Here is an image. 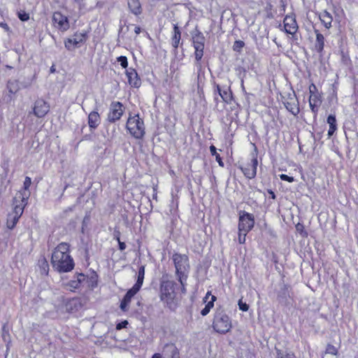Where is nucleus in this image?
Wrapping results in <instances>:
<instances>
[{"label":"nucleus","mask_w":358,"mask_h":358,"mask_svg":"<svg viewBox=\"0 0 358 358\" xmlns=\"http://www.w3.org/2000/svg\"><path fill=\"white\" fill-rule=\"evenodd\" d=\"M51 264L55 270L59 273L69 272L74 268L73 258L69 254V245L59 243L53 250Z\"/></svg>","instance_id":"1"},{"label":"nucleus","mask_w":358,"mask_h":358,"mask_svg":"<svg viewBox=\"0 0 358 358\" xmlns=\"http://www.w3.org/2000/svg\"><path fill=\"white\" fill-rule=\"evenodd\" d=\"M172 259L178 280L182 286V291L185 292V282L187 279V273L189 269V258L186 255L175 253L173 255Z\"/></svg>","instance_id":"2"},{"label":"nucleus","mask_w":358,"mask_h":358,"mask_svg":"<svg viewBox=\"0 0 358 358\" xmlns=\"http://www.w3.org/2000/svg\"><path fill=\"white\" fill-rule=\"evenodd\" d=\"M176 284L170 280L164 281L160 287V299L167 307L171 309H175L176 306L175 286Z\"/></svg>","instance_id":"3"},{"label":"nucleus","mask_w":358,"mask_h":358,"mask_svg":"<svg viewBox=\"0 0 358 358\" xmlns=\"http://www.w3.org/2000/svg\"><path fill=\"white\" fill-rule=\"evenodd\" d=\"M213 327L217 333L224 334L231 329V320L223 310H217L214 315Z\"/></svg>","instance_id":"4"},{"label":"nucleus","mask_w":358,"mask_h":358,"mask_svg":"<svg viewBox=\"0 0 358 358\" xmlns=\"http://www.w3.org/2000/svg\"><path fill=\"white\" fill-rule=\"evenodd\" d=\"M127 129L135 138L141 139L145 134L143 120L138 115L129 116L127 122Z\"/></svg>","instance_id":"5"},{"label":"nucleus","mask_w":358,"mask_h":358,"mask_svg":"<svg viewBox=\"0 0 358 358\" xmlns=\"http://www.w3.org/2000/svg\"><path fill=\"white\" fill-rule=\"evenodd\" d=\"M29 196V194L28 193L24 192H18L13 199L14 208L10 214L14 215L15 217L20 218L23 213L24 207L27 204V199Z\"/></svg>","instance_id":"6"},{"label":"nucleus","mask_w":358,"mask_h":358,"mask_svg":"<svg viewBox=\"0 0 358 358\" xmlns=\"http://www.w3.org/2000/svg\"><path fill=\"white\" fill-rule=\"evenodd\" d=\"M254 224L255 220L252 215L244 211L240 213L238 231L248 233L252 229Z\"/></svg>","instance_id":"7"},{"label":"nucleus","mask_w":358,"mask_h":358,"mask_svg":"<svg viewBox=\"0 0 358 358\" xmlns=\"http://www.w3.org/2000/svg\"><path fill=\"white\" fill-rule=\"evenodd\" d=\"M52 20L54 27L62 32L67 31L70 27L68 17L60 12H55Z\"/></svg>","instance_id":"8"},{"label":"nucleus","mask_w":358,"mask_h":358,"mask_svg":"<svg viewBox=\"0 0 358 358\" xmlns=\"http://www.w3.org/2000/svg\"><path fill=\"white\" fill-rule=\"evenodd\" d=\"M85 33H76L72 38H67L64 41V45L69 50H73L78 44L85 41Z\"/></svg>","instance_id":"9"},{"label":"nucleus","mask_w":358,"mask_h":358,"mask_svg":"<svg viewBox=\"0 0 358 358\" xmlns=\"http://www.w3.org/2000/svg\"><path fill=\"white\" fill-rule=\"evenodd\" d=\"M123 105L120 102L117 101L112 103L108 116V120L110 122H115L120 120L123 114Z\"/></svg>","instance_id":"10"},{"label":"nucleus","mask_w":358,"mask_h":358,"mask_svg":"<svg viewBox=\"0 0 358 358\" xmlns=\"http://www.w3.org/2000/svg\"><path fill=\"white\" fill-rule=\"evenodd\" d=\"M49 111V106L43 100H37L34 107V113L38 117H44Z\"/></svg>","instance_id":"11"},{"label":"nucleus","mask_w":358,"mask_h":358,"mask_svg":"<svg viewBox=\"0 0 358 358\" xmlns=\"http://www.w3.org/2000/svg\"><path fill=\"white\" fill-rule=\"evenodd\" d=\"M284 29L286 33L294 35L298 30L296 20L292 16H286L284 19Z\"/></svg>","instance_id":"12"},{"label":"nucleus","mask_w":358,"mask_h":358,"mask_svg":"<svg viewBox=\"0 0 358 358\" xmlns=\"http://www.w3.org/2000/svg\"><path fill=\"white\" fill-rule=\"evenodd\" d=\"M216 301V296L211 294L210 292H208L203 298V302L206 303L204 308H203L201 311V315L202 316L207 315L212 308L214 306V302Z\"/></svg>","instance_id":"13"},{"label":"nucleus","mask_w":358,"mask_h":358,"mask_svg":"<svg viewBox=\"0 0 358 358\" xmlns=\"http://www.w3.org/2000/svg\"><path fill=\"white\" fill-rule=\"evenodd\" d=\"M86 280V276L83 273H78L76 276V279L70 280L69 282L64 284V287L71 292L80 287V285Z\"/></svg>","instance_id":"14"},{"label":"nucleus","mask_w":358,"mask_h":358,"mask_svg":"<svg viewBox=\"0 0 358 358\" xmlns=\"http://www.w3.org/2000/svg\"><path fill=\"white\" fill-rule=\"evenodd\" d=\"M139 291V289L133 286L128 292L126 293L124 299L121 301L120 308L123 311H127L128 309L129 304L131 302V298Z\"/></svg>","instance_id":"15"},{"label":"nucleus","mask_w":358,"mask_h":358,"mask_svg":"<svg viewBox=\"0 0 358 358\" xmlns=\"http://www.w3.org/2000/svg\"><path fill=\"white\" fill-rule=\"evenodd\" d=\"M257 159H252L250 164H248L245 167L242 169L244 175L250 179L255 177L257 173Z\"/></svg>","instance_id":"16"},{"label":"nucleus","mask_w":358,"mask_h":358,"mask_svg":"<svg viewBox=\"0 0 358 358\" xmlns=\"http://www.w3.org/2000/svg\"><path fill=\"white\" fill-rule=\"evenodd\" d=\"M128 78V83L132 87H138L141 85V80L138 77L136 71L134 69H129L126 71Z\"/></svg>","instance_id":"17"},{"label":"nucleus","mask_w":358,"mask_h":358,"mask_svg":"<svg viewBox=\"0 0 358 358\" xmlns=\"http://www.w3.org/2000/svg\"><path fill=\"white\" fill-rule=\"evenodd\" d=\"M286 108L294 115L299 113V108L294 95L289 98V101L284 103Z\"/></svg>","instance_id":"18"},{"label":"nucleus","mask_w":358,"mask_h":358,"mask_svg":"<svg viewBox=\"0 0 358 358\" xmlns=\"http://www.w3.org/2000/svg\"><path fill=\"white\" fill-rule=\"evenodd\" d=\"M320 20L327 29L331 27L333 17L330 13L327 10H323L319 15Z\"/></svg>","instance_id":"19"},{"label":"nucleus","mask_w":358,"mask_h":358,"mask_svg":"<svg viewBox=\"0 0 358 358\" xmlns=\"http://www.w3.org/2000/svg\"><path fill=\"white\" fill-rule=\"evenodd\" d=\"M320 96L318 94H310L309 97V105L313 113L317 111L318 107L321 104Z\"/></svg>","instance_id":"20"},{"label":"nucleus","mask_w":358,"mask_h":358,"mask_svg":"<svg viewBox=\"0 0 358 358\" xmlns=\"http://www.w3.org/2000/svg\"><path fill=\"white\" fill-rule=\"evenodd\" d=\"M88 124L90 128L95 129L100 124V117L96 111H92L88 116Z\"/></svg>","instance_id":"21"},{"label":"nucleus","mask_w":358,"mask_h":358,"mask_svg":"<svg viewBox=\"0 0 358 358\" xmlns=\"http://www.w3.org/2000/svg\"><path fill=\"white\" fill-rule=\"evenodd\" d=\"M194 48H204L205 38L201 32H197L192 36Z\"/></svg>","instance_id":"22"},{"label":"nucleus","mask_w":358,"mask_h":358,"mask_svg":"<svg viewBox=\"0 0 358 358\" xmlns=\"http://www.w3.org/2000/svg\"><path fill=\"white\" fill-rule=\"evenodd\" d=\"M128 6L130 10L135 15H138L141 13V6L138 0H129Z\"/></svg>","instance_id":"23"},{"label":"nucleus","mask_w":358,"mask_h":358,"mask_svg":"<svg viewBox=\"0 0 358 358\" xmlns=\"http://www.w3.org/2000/svg\"><path fill=\"white\" fill-rule=\"evenodd\" d=\"M315 32L316 34L315 48L317 52H321L324 49V37L318 30H315Z\"/></svg>","instance_id":"24"},{"label":"nucleus","mask_w":358,"mask_h":358,"mask_svg":"<svg viewBox=\"0 0 358 358\" xmlns=\"http://www.w3.org/2000/svg\"><path fill=\"white\" fill-rule=\"evenodd\" d=\"M180 31L178 27L175 24L173 27V36L172 37V45L173 48H177L178 47L180 41Z\"/></svg>","instance_id":"25"},{"label":"nucleus","mask_w":358,"mask_h":358,"mask_svg":"<svg viewBox=\"0 0 358 358\" xmlns=\"http://www.w3.org/2000/svg\"><path fill=\"white\" fill-rule=\"evenodd\" d=\"M144 275L145 266H141L138 269V278L136 284L134 285V287L140 289L143 282Z\"/></svg>","instance_id":"26"},{"label":"nucleus","mask_w":358,"mask_h":358,"mask_svg":"<svg viewBox=\"0 0 358 358\" xmlns=\"http://www.w3.org/2000/svg\"><path fill=\"white\" fill-rule=\"evenodd\" d=\"M217 89L219 92V94L220 95L224 101L228 103L231 101L232 96L230 92H229L227 90L221 91L219 85L217 86Z\"/></svg>","instance_id":"27"},{"label":"nucleus","mask_w":358,"mask_h":358,"mask_svg":"<svg viewBox=\"0 0 358 358\" xmlns=\"http://www.w3.org/2000/svg\"><path fill=\"white\" fill-rule=\"evenodd\" d=\"M18 220V217H15L14 215L9 214L6 222L7 227L10 229L14 228Z\"/></svg>","instance_id":"28"},{"label":"nucleus","mask_w":358,"mask_h":358,"mask_svg":"<svg viewBox=\"0 0 358 358\" xmlns=\"http://www.w3.org/2000/svg\"><path fill=\"white\" fill-rule=\"evenodd\" d=\"M210 151L211 155L215 157V159L217 162V163L219 164V165L220 166L223 167L224 163H223L220 155L217 153L216 148L213 145L210 146Z\"/></svg>","instance_id":"29"},{"label":"nucleus","mask_w":358,"mask_h":358,"mask_svg":"<svg viewBox=\"0 0 358 358\" xmlns=\"http://www.w3.org/2000/svg\"><path fill=\"white\" fill-rule=\"evenodd\" d=\"M8 89L10 93H13V94L15 93L18 90L17 83L15 81L8 82Z\"/></svg>","instance_id":"30"},{"label":"nucleus","mask_w":358,"mask_h":358,"mask_svg":"<svg viewBox=\"0 0 358 358\" xmlns=\"http://www.w3.org/2000/svg\"><path fill=\"white\" fill-rule=\"evenodd\" d=\"M327 123L329 124V127H336V120L334 115H329L327 117Z\"/></svg>","instance_id":"31"},{"label":"nucleus","mask_w":358,"mask_h":358,"mask_svg":"<svg viewBox=\"0 0 358 358\" xmlns=\"http://www.w3.org/2000/svg\"><path fill=\"white\" fill-rule=\"evenodd\" d=\"M195 49V59L197 62L200 61L203 55V48H194Z\"/></svg>","instance_id":"32"},{"label":"nucleus","mask_w":358,"mask_h":358,"mask_svg":"<svg viewBox=\"0 0 358 358\" xmlns=\"http://www.w3.org/2000/svg\"><path fill=\"white\" fill-rule=\"evenodd\" d=\"M31 184V178L27 176L24 179V184H23V187H24V190L22 192H24L26 193H27V190L29 188L30 185ZM28 194H29V193L28 192Z\"/></svg>","instance_id":"33"},{"label":"nucleus","mask_w":358,"mask_h":358,"mask_svg":"<svg viewBox=\"0 0 358 358\" xmlns=\"http://www.w3.org/2000/svg\"><path fill=\"white\" fill-rule=\"evenodd\" d=\"M326 352H327V353H329V354H331L333 355H336L338 353V350L335 346H334L332 345H328Z\"/></svg>","instance_id":"34"},{"label":"nucleus","mask_w":358,"mask_h":358,"mask_svg":"<svg viewBox=\"0 0 358 358\" xmlns=\"http://www.w3.org/2000/svg\"><path fill=\"white\" fill-rule=\"evenodd\" d=\"M117 62L120 63V65L123 68H127L128 66L127 58L124 56H120L117 59Z\"/></svg>","instance_id":"35"},{"label":"nucleus","mask_w":358,"mask_h":358,"mask_svg":"<svg viewBox=\"0 0 358 358\" xmlns=\"http://www.w3.org/2000/svg\"><path fill=\"white\" fill-rule=\"evenodd\" d=\"M248 233H244L242 231H238V242L240 244H243L245 242V236Z\"/></svg>","instance_id":"36"},{"label":"nucleus","mask_w":358,"mask_h":358,"mask_svg":"<svg viewBox=\"0 0 358 358\" xmlns=\"http://www.w3.org/2000/svg\"><path fill=\"white\" fill-rule=\"evenodd\" d=\"M238 307L243 311H248L249 309V306L246 303L243 302L242 300L238 301Z\"/></svg>","instance_id":"37"},{"label":"nucleus","mask_w":358,"mask_h":358,"mask_svg":"<svg viewBox=\"0 0 358 358\" xmlns=\"http://www.w3.org/2000/svg\"><path fill=\"white\" fill-rule=\"evenodd\" d=\"M18 17L22 21H27L29 19V15L25 12H20L18 13Z\"/></svg>","instance_id":"38"},{"label":"nucleus","mask_w":358,"mask_h":358,"mask_svg":"<svg viewBox=\"0 0 358 358\" xmlns=\"http://www.w3.org/2000/svg\"><path fill=\"white\" fill-rule=\"evenodd\" d=\"M280 178L282 180H285V181H287L289 182H292L294 181V178L293 177H290L287 175H285V174H281L280 176Z\"/></svg>","instance_id":"39"},{"label":"nucleus","mask_w":358,"mask_h":358,"mask_svg":"<svg viewBox=\"0 0 358 358\" xmlns=\"http://www.w3.org/2000/svg\"><path fill=\"white\" fill-rule=\"evenodd\" d=\"M309 92L310 94H316L317 93V90L316 86L314 84H311L309 87Z\"/></svg>","instance_id":"40"},{"label":"nucleus","mask_w":358,"mask_h":358,"mask_svg":"<svg viewBox=\"0 0 358 358\" xmlns=\"http://www.w3.org/2000/svg\"><path fill=\"white\" fill-rule=\"evenodd\" d=\"M244 46V43L242 41H236L234 43V50L242 48Z\"/></svg>","instance_id":"41"},{"label":"nucleus","mask_w":358,"mask_h":358,"mask_svg":"<svg viewBox=\"0 0 358 358\" xmlns=\"http://www.w3.org/2000/svg\"><path fill=\"white\" fill-rule=\"evenodd\" d=\"M117 241H118V243H119L120 250L122 251L124 250L126 248L125 243L123 242H121L119 237L117 238Z\"/></svg>","instance_id":"42"},{"label":"nucleus","mask_w":358,"mask_h":358,"mask_svg":"<svg viewBox=\"0 0 358 358\" xmlns=\"http://www.w3.org/2000/svg\"><path fill=\"white\" fill-rule=\"evenodd\" d=\"M336 130V127H329V129L328 131V135L329 136L333 135Z\"/></svg>","instance_id":"43"},{"label":"nucleus","mask_w":358,"mask_h":358,"mask_svg":"<svg viewBox=\"0 0 358 358\" xmlns=\"http://www.w3.org/2000/svg\"><path fill=\"white\" fill-rule=\"evenodd\" d=\"M0 26H1V27H3L7 31H8L10 29L9 27L6 23H0Z\"/></svg>","instance_id":"44"},{"label":"nucleus","mask_w":358,"mask_h":358,"mask_svg":"<svg viewBox=\"0 0 358 358\" xmlns=\"http://www.w3.org/2000/svg\"><path fill=\"white\" fill-rule=\"evenodd\" d=\"M127 324V322L125 321L124 322H122V323H120L117 325V329H120L121 328H122L123 327H124L126 324Z\"/></svg>","instance_id":"45"},{"label":"nucleus","mask_w":358,"mask_h":358,"mask_svg":"<svg viewBox=\"0 0 358 358\" xmlns=\"http://www.w3.org/2000/svg\"><path fill=\"white\" fill-rule=\"evenodd\" d=\"M134 32H135L136 34H140V32H141V27H138V26H136V27H135V28H134Z\"/></svg>","instance_id":"46"},{"label":"nucleus","mask_w":358,"mask_h":358,"mask_svg":"<svg viewBox=\"0 0 358 358\" xmlns=\"http://www.w3.org/2000/svg\"><path fill=\"white\" fill-rule=\"evenodd\" d=\"M268 192L271 195V198L273 199H275V195L274 192L272 190H268Z\"/></svg>","instance_id":"47"},{"label":"nucleus","mask_w":358,"mask_h":358,"mask_svg":"<svg viewBox=\"0 0 358 358\" xmlns=\"http://www.w3.org/2000/svg\"><path fill=\"white\" fill-rule=\"evenodd\" d=\"M152 358H162V356L159 353H155L152 355Z\"/></svg>","instance_id":"48"},{"label":"nucleus","mask_w":358,"mask_h":358,"mask_svg":"<svg viewBox=\"0 0 358 358\" xmlns=\"http://www.w3.org/2000/svg\"><path fill=\"white\" fill-rule=\"evenodd\" d=\"M71 303H73L74 305H76V301H75V300H72V301L70 302V304H71Z\"/></svg>","instance_id":"49"},{"label":"nucleus","mask_w":358,"mask_h":358,"mask_svg":"<svg viewBox=\"0 0 358 358\" xmlns=\"http://www.w3.org/2000/svg\"><path fill=\"white\" fill-rule=\"evenodd\" d=\"M50 71H51L52 73V72H54V71H55V69H54L53 67H52V68L50 69Z\"/></svg>","instance_id":"50"},{"label":"nucleus","mask_w":358,"mask_h":358,"mask_svg":"<svg viewBox=\"0 0 358 358\" xmlns=\"http://www.w3.org/2000/svg\"><path fill=\"white\" fill-rule=\"evenodd\" d=\"M44 264H45V266H48L46 262H45Z\"/></svg>","instance_id":"51"}]
</instances>
